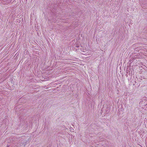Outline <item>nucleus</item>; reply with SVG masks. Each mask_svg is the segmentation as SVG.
<instances>
[{
  "instance_id": "f257e3e1",
  "label": "nucleus",
  "mask_w": 147,
  "mask_h": 147,
  "mask_svg": "<svg viewBox=\"0 0 147 147\" xmlns=\"http://www.w3.org/2000/svg\"><path fill=\"white\" fill-rule=\"evenodd\" d=\"M7 147H8V146H7Z\"/></svg>"
}]
</instances>
